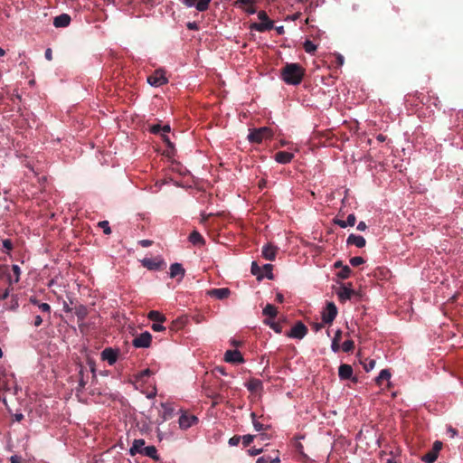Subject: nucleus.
Here are the masks:
<instances>
[{"instance_id":"a18cd8bd","label":"nucleus","mask_w":463,"mask_h":463,"mask_svg":"<svg viewBox=\"0 0 463 463\" xmlns=\"http://www.w3.org/2000/svg\"><path fill=\"white\" fill-rule=\"evenodd\" d=\"M365 262L364 259L362 258V257H359V256H356V257H353L350 259V264L353 266V267H357L359 265H362Z\"/></svg>"},{"instance_id":"9d476101","label":"nucleus","mask_w":463,"mask_h":463,"mask_svg":"<svg viewBox=\"0 0 463 463\" xmlns=\"http://www.w3.org/2000/svg\"><path fill=\"white\" fill-rule=\"evenodd\" d=\"M255 0H236L234 5L244 12L252 14L256 13Z\"/></svg>"},{"instance_id":"423d86ee","label":"nucleus","mask_w":463,"mask_h":463,"mask_svg":"<svg viewBox=\"0 0 463 463\" xmlns=\"http://www.w3.org/2000/svg\"><path fill=\"white\" fill-rule=\"evenodd\" d=\"M337 315V307L333 302H328L322 312V321L325 324H332Z\"/></svg>"},{"instance_id":"e2e57ef3","label":"nucleus","mask_w":463,"mask_h":463,"mask_svg":"<svg viewBox=\"0 0 463 463\" xmlns=\"http://www.w3.org/2000/svg\"><path fill=\"white\" fill-rule=\"evenodd\" d=\"M42 323H43V317L39 315L35 316L34 320H33V326L38 327L42 325Z\"/></svg>"},{"instance_id":"de8ad7c7","label":"nucleus","mask_w":463,"mask_h":463,"mask_svg":"<svg viewBox=\"0 0 463 463\" xmlns=\"http://www.w3.org/2000/svg\"><path fill=\"white\" fill-rule=\"evenodd\" d=\"M442 449V442L441 441H439V440H436L434 443H433V447L432 449H430L432 452H435L436 455H439V451L441 450Z\"/></svg>"},{"instance_id":"864d4df0","label":"nucleus","mask_w":463,"mask_h":463,"mask_svg":"<svg viewBox=\"0 0 463 463\" xmlns=\"http://www.w3.org/2000/svg\"><path fill=\"white\" fill-rule=\"evenodd\" d=\"M151 328L156 332H160L165 329L164 326L161 325L159 322H156L152 325Z\"/></svg>"},{"instance_id":"4468645a","label":"nucleus","mask_w":463,"mask_h":463,"mask_svg":"<svg viewBox=\"0 0 463 463\" xmlns=\"http://www.w3.org/2000/svg\"><path fill=\"white\" fill-rule=\"evenodd\" d=\"M224 360L228 363H242L243 357L238 350H227L224 354Z\"/></svg>"},{"instance_id":"79ce46f5","label":"nucleus","mask_w":463,"mask_h":463,"mask_svg":"<svg viewBox=\"0 0 463 463\" xmlns=\"http://www.w3.org/2000/svg\"><path fill=\"white\" fill-rule=\"evenodd\" d=\"M363 366H364V369L366 372H370L375 366V360H373V359H365L364 362H363Z\"/></svg>"},{"instance_id":"052dcab7","label":"nucleus","mask_w":463,"mask_h":463,"mask_svg":"<svg viewBox=\"0 0 463 463\" xmlns=\"http://www.w3.org/2000/svg\"><path fill=\"white\" fill-rule=\"evenodd\" d=\"M163 141L170 148H174L173 143L170 141L167 135L162 134Z\"/></svg>"},{"instance_id":"13d9d810","label":"nucleus","mask_w":463,"mask_h":463,"mask_svg":"<svg viewBox=\"0 0 463 463\" xmlns=\"http://www.w3.org/2000/svg\"><path fill=\"white\" fill-rule=\"evenodd\" d=\"M10 295V288H7L5 289H4L2 292H0V300H5Z\"/></svg>"},{"instance_id":"bf43d9fd","label":"nucleus","mask_w":463,"mask_h":463,"mask_svg":"<svg viewBox=\"0 0 463 463\" xmlns=\"http://www.w3.org/2000/svg\"><path fill=\"white\" fill-rule=\"evenodd\" d=\"M334 222L341 228H346L348 226V224L346 223V221H344V220L335 219Z\"/></svg>"},{"instance_id":"7ed1b4c3","label":"nucleus","mask_w":463,"mask_h":463,"mask_svg":"<svg viewBox=\"0 0 463 463\" xmlns=\"http://www.w3.org/2000/svg\"><path fill=\"white\" fill-rule=\"evenodd\" d=\"M258 17L260 20V22L251 24V30H256L258 32H266L273 28V22L269 20L265 11H260L258 13Z\"/></svg>"},{"instance_id":"f257e3e1","label":"nucleus","mask_w":463,"mask_h":463,"mask_svg":"<svg viewBox=\"0 0 463 463\" xmlns=\"http://www.w3.org/2000/svg\"><path fill=\"white\" fill-rule=\"evenodd\" d=\"M305 75V69L298 63H286L280 70L281 79L288 85H298Z\"/></svg>"},{"instance_id":"39448f33","label":"nucleus","mask_w":463,"mask_h":463,"mask_svg":"<svg viewBox=\"0 0 463 463\" xmlns=\"http://www.w3.org/2000/svg\"><path fill=\"white\" fill-rule=\"evenodd\" d=\"M307 334V327L303 322L298 321L286 335L290 338L302 339Z\"/></svg>"},{"instance_id":"2f4dec72","label":"nucleus","mask_w":463,"mask_h":463,"mask_svg":"<svg viewBox=\"0 0 463 463\" xmlns=\"http://www.w3.org/2000/svg\"><path fill=\"white\" fill-rule=\"evenodd\" d=\"M250 271L254 276L257 277L259 280L264 278V275L262 273V268H260L255 261L251 263Z\"/></svg>"},{"instance_id":"ddd939ff","label":"nucleus","mask_w":463,"mask_h":463,"mask_svg":"<svg viewBox=\"0 0 463 463\" xmlns=\"http://www.w3.org/2000/svg\"><path fill=\"white\" fill-rule=\"evenodd\" d=\"M88 373H86L84 367L80 364L78 372V386L76 388L77 392H82L88 383Z\"/></svg>"},{"instance_id":"1a4fd4ad","label":"nucleus","mask_w":463,"mask_h":463,"mask_svg":"<svg viewBox=\"0 0 463 463\" xmlns=\"http://www.w3.org/2000/svg\"><path fill=\"white\" fill-rule=\"evenodd\" d=\"M100 357L103 361H107L109 365H113L118 360V350L107 347L101 352Z\"/></svg>"},{"instance_id":"c85d7f7f","label":"nucleus","mask_w":463,"mask_h":463,"mask_svg":"<svg viewBox=\"0 0 463 463\" xmlns=\"http://www.w3.org/2000/svg\"><path fill=\"white\" fill-rule=\"evenodd\" d=\"M30 302L37 306L43 313L51 314V306L47 303H40L35 298H31Z\"/></svg>"},{"instance_id":"a878e982","label":"nucleus","mask_w":463,"mask_h":463,"mask_svg":"<svg viewBox=\"0 0 463 463\" xmlns=\"http://www.w3.org/2000/svg\"><path fill=\"white\" fill-rule=\"evenodd\" d=\"M142 455L151 458L152 459L158 461L159 456L157 454V449L155 446H147L144 449Z\"/></svg>"},{"instance_id":"473e14b6","label":"nucleus","mask_w":463,"mask_h":463,"mask_svg":"<svg viewBox=\"0 0 463 463\" xmlns=\"http://www.w3.org/2000/svg\"><path fill=\"white\" fill-rule=\"evenodd\" d=\"M12 270H13L14 275V279L13 281L12 278L9 276L8 280H9L10 286L13 283H17L19 281V279H20V275H21V269H20V267L18 265H13L12 266Z\"/></svg>"},{"instance_id":"09e8293b","label":"nucleus","mask_w":463,"mask_h":463,"mask_svg":"<svg viewBox=\"0 0 463 463\" xmlns=\"http://www.w3.org/2000/svg\"><path fill=\"white\" fill-rule=\"evenodd\" d=\"M184 321L183 318L176 319L173 322V328L175 329H180L184 326Z\"/></svg>"},{"instance_id":"e433bc0d","label":"nucleus","mask_w":463,"mask_h":463,"mask_svg":"<svg viewBox=\"0 0 463 463\" xmlns=\"http://www.w3.org/2000/svg\"><path fill=\"white\" fill-rule=\"evenodd\" d=\"M150 375H152V371L150 369H145V370H142L141 372L137 373L135 375V378H136V381H137V382H143L145 380V378L149 377Z\"/></svg>"},{"instance_id":"8fccbe9b","label":"nucleus","mask_w":463,"mask_h":463,"mask_svg":"<svg viewBox=\"0 0 463 463\" xmlns=\"http://www.w3.org/2000/svg\"><path fill=\"white\" fill-rule=\"evenodd\" d=\"M345 221L348 226H354L356 222V217L354 214L351 213L347 216V219Z\"/></svg>"},{"instance_id":"ea45409f","label":"nucleus","mask_w":463,"mask_h":463,"mask_svg":"<svg viewBox=\"0 0 463 463\" xmlns=\"http://www.w3.org/2000/svg\"><path fill=\"white\" fill-rule=\"evenodd\" d=\"M352 270L348 266H344L341 270L337 273V276L342 279H345L350 277Z\"/></svg>"},{"instance_id":"37998d69","label":"nucleus","mask_w":463,"mask_h":463,"mask_svg":"<svg viewBox=\"0 0 463 463\" xmlns=\"http://www.w3.org/2000/svg\"><path fill=\"white\" fill-rule=\"evenodd\" d=\"M250 416L252 418L253 427L257 431L265 430L264 425L256 420V414L254 412H252Z\"/></svg>"},{"instance_id":"4c0bfd02","label":"nucleus","mask_w":463,"mask_h":463,"mask_svg":"<svg viewBox=\"0 0 463 463\" xmlns=\"http://www.w3.org/2000/svg\"><path fill=\"white\" fill-rule=\"evenodd\" d=\"M303 47H304L305 52L307 53H310V54L314 53L317 49V46L316 44H314L313 42H311L309 40H307L304 43Z\"/></svg>"},{"instance_id":"c9c22d12","label":"nucleus","mask_w":463,"mask_h":463,"mask_svg":"<svg viewBox=\"0 0 463 463\" xmlns=\"http://www.w3.org/2000/svg\"><path fill=\"white\" fill-rule=\"evenodd\" d=\"M264 323L272 328L276 333L282 332V326L279 323L274 322L271 319H265Z\"/></svg>"},{"instance_id":"bb28decb","label":"nucleus","mask_w":463,"mask_h":463,"mask_svg":"<svg viewBox=\"0 0 463 463\" xmlns=\"http://www.w3.org/2000/svg\"><path fill=\"white\" fill-rule=\"evenodd\" d=\"M147 318L151 321L159 322V323H163L166 320L165 315H163L162 313H160L159 311H156V310H151L147 314Z\"/></svg>"},{"instance_id":"7c9ffc66","label":"nucleus","mask_w":463,"mask_h":463,"mask_svg":"<svg viewBox=\"0 0 463 463\" xmlns=\"http://www.w3.org/2000/svg\"><path fill=\"white\" fill-rule=\"evenodd\" d=\"M75 315L79 320H84L88 316V309L83 305H79L75 307Z\"/></svg>"},{"instance_id":"a19ab883","label":"nucleus","mask_w":463,"mask_h":463,"mask_svg":"<svg viewBox=\"0 0 463 463\" xmlns=\"http://www.w3.org/2000/svg\"><path fill=\"white\" fill-rule=\"evenodd\" d=\"M354 348V342L351 339L345 340L342 345V349L345 353L352 352Z\"/></svg>"},{"instance_id":"58836bf2","label":"nucleus","mask_w":463,"mask_h":463,"mask_svg":"<svg viewBox=\"0 0 463 463\" xmlns=\"http://www.w3.org/2000/svg\"><path fill=\"white\" fill-rule=\"evenodd\" d=\"M273 266L271 264H265L262 267V273L264 277L268 278L269 279H273L274 276L272 273Z\"/></svg>"},{"instance_id":"49530a36","label":"nucleus","mask_w":463,"mask_h":463,"mask_svg":"<svg viewBox=\"0 0 463 463\" xmlns=\"http://www.w3.org/2000/svg\"><path fill=\"white\" fill-rule=\"evenodd\" d=\"M254 439V436L253 435H244L242 437V444L244 447H248Z\"/></svg>"},{"instance_id":"a211bd4d","label":"nucleus","mask_w":463,"mask_h":463,"mask_svg":"<svg viewBox=\"0 0 463 463\" xmlns=\"http://www.w3.org/2000/svg\"><path fill=\"white\" fill-rule=\"evenodd\" d=\"M338 375L341 380H349L353 376V368L351 365L342 364L338 368Z\"/></svg>"},{"instance_id":"5701e85b","label":"nucleus","mask_w":463,"mask_h":463,"mask_svg":"<svg viewBox=\"0 0 463 463\" xmlns=\"http://www.w3.org/2000/svg\"><path fill=\"white\" fill-rule=\"evenodd\" d=\"M185 270L180 263H174L170 266V277L182 279L184 276Z\"/></svg>"},{"instance_id":"412c9836","label":"nucleus","mask_w":463,"mask_h":463,"mask_svg":"<svg viewBox=\"0 0 463 463\" xmlns=\"http://www.w3.org/2000/svg\"><path fill=\"white\" fill-rule=\"evenodd\" d=\"M294 155L287 151H279L275 154V160L279 164H288L291 162Z\"/></svg>"},{"instance_id":"cd10ccee","label":"nucleus","mask_w":463,"mask_h":463,"mask_svg":"<svg viewBox=\"0 0 463 463\" xmlns=\"http://www.w3.org/2000/svg\"><path fill=\"white\" fill-rule=\"evenodd\" d=\"M263 315L267 316L268 319H273L276 317L278 314L277 307L274 305L267 304L266 307L263 308Z\"/></svg>"},{"instance_id":"6e6552de","label":"nucleus","mask_w":463,"mask_h":463,"mask_svg":"<svg viewBox=\"0 0 463 463\" xmlns=\"http://www.w3.org/2000/svg\"><path fill=\"white\" fill-rule=\"evenodd\" d=\"M142 266L149 270H158L165 264L161 258L149 259L145 258L141 260Z\"/></svg>"},{"instance_id":"f3484780","label":"nucleus","mask_w":463,"mask_h":463,"mask_svg":"<svg viewBox=\"0 0 463 463\" xmlns=\"http://www.w3.org/2000/svg\"><path fill=\"white\" fill-rule=\"evenodd\" d=\"M208 294L217 299H225L230 296L231 291L228 288H213Z\"/></svg>"},{"instance_id":"4d7b16f0","label":"nucleus","mask_w":463,"mask_h":463,"mask_svg":"<svg viewBox=\"0 0 463 463\" xmlns=\"http://www.w3.org/2000/svg\"><path fill=\"white\" fill-rule=\"evenodd\" d=\"M3 246L6 250H11L13 249V242L9 239L4 240Z\"/></svg>"},{"instance_id":"0eeeda50","label":"nucleus","mask_w":463,"mask_h":463,"mask_svg":"<svg viewBox=\"0 0 463 463\" xmlns=\"http://www.w3.org/2000/svg\"><path fill=\"white\" fill-rule=\"evenodd\" d=\"M152 341V335L149 332L146 331L139 335L136 336L132 344L137 348H146L150 345Z\"/></svg>"},{"instance_id":"f03ea898","label":"nucleus","mask_w":463,"mask_h":463,"mask_svg":"<svg viewBox=\"0 0 463 463\" xmlns=\"http://www.w3.org/2000/svg\"><path fill=\"white\" fill-rule=\"evenodd\" d=\"M273 137V131L268 127L252 129L248 135V140L250 143L260 144L264 139H270Z\"/></svg>"},{"instance_id":"2eb2a0df","label":"nucleus","mask_w":463,"mask_h":463,"mask_svg":"<svg viewBox=\"0 0 463 463\" xmlns=\"http://www.w3.org/2000/svg\"><path fill=\"white\" fill-rule=\"evenodd\" d=\"M197 421H198V418L195 417L194 415L183 414L179 418V425H180V428L183 430H186V429L190 428Z\"/></svg>"},{"instance_id":"338daca9","label":"nucleus","mask_w":463,"mask_h":463,"mask_svg":"<svg viewBox=\"0 0 463 463\" xmlns=\"http://www.w3.org/2000/svg\"><path fill=\"white\" fill-rule=\"evenodd\" d=\"M44 56L46 58V60L52 61V49L48 48L45 51Z\"/></svg>"},{"instance_id":"680f3d73","label":"nucleus","mask_w":463,"mask_h":463,"mask_svg":"<svg viewBox=\"0 0 463 463\" xmlns=\"http://www.w3.org/2000/svg\"><path fill=\"white\" fill-rule=\"evenodd\" d=\"M186 27L189 30H194V31H197L199 29V26H198V24L195 22H189V23H187Z\"/></svg>"},{"instance_id":"774afa93","label":"nucleus","mask_w":463,"mask_h":463,"mask_svg":"<svg viewBox=\"0 0 463 463\" xmlns=\"http://www.w3.org/2000/svg\"><path fill=\"white\" fill-rule=\"evenodd\" d=\"M367 228V225L364 222H360L356 227V229L360 232L365 231Z\"/></svg>"},{"instance_id":"b1692460","label":"nucleus","mask_w":463,"mask_h":463,"mask_svg":"<svg viewBox=\"0 0 463 463\" xmlns=\"http://www.w3.org/2000/svg\"><path fill=\"white\" fill-rule=\"evenodd\" d=\"M189 241L194 245H203L205 243L203 237L197 231H193L190 233Z\"/></svg>"},{"instance_id":"dca6fc26","label":"nucleus","mask_w":463,"mask_h":463,"mask_svg":"<svg viewBox=\"0 0 463 463\" xmlns=\"http://www.w3.org/2000/svg\"><path fill=\"white\" fill-rule=\"evenodd\" d=\"M347 245H354L357 248H363L366 244V241L363 236L355 235L354 233L350 234L346 240Z\"/></svg>"},{"instance_id":"f704fd0d","label":"nucleus","mask_w":463,"mask_h":463,"mask_svg":"<svg viewBox=\"0 0 463 463\" xmlns=\"http://www.w3.org/2000/svg\"><path fill=\"white\" fill-rule=\"evenodd\" d=\"M437 458L438 455H436L435 452H432L431 450L428 451L421 457V460L425 463H433L437 460Z\"/></svg>"},{"instance_id":"69168bd1","label":"nucleus","mask_w":463,"mask_h":463,"mask_svg":"<svg viewBox=\"0 0 463 463\" xmlns=\"http://www.w3.org/2000/svg\"><path fill=\"white\" fill-rule=\"evenodd\" d=\"M10 461L11 463H22V458L17 455H14L10 458Z\"/></svg>"},{"instance_id":"20e7f679","label":"nucleus","mask_w":463,"mask_h":463,"mask_svg":"<svg viewBox=\"0 0 463 463\" xmlns=\"http://www.w3.org/2000/svg\"><path fill=\"white\" fill-rule=\"evenodd\" d=\"M147 82L154 87H160L168 82L165 77V71L163 69L156 70L153 74L147 77Z\"/></svg>"},{"instance_id":"0e129e2a","label":"nucleus","mask_w":463,"mask_h":463,"mask_svg":"<svg viewBox=\"0 0 463 463\" xmlns=\"http://www.w3.org/2000/svg\"><path fill=\"white\" fill-rule=\"evenodd\" d=\"M142 247H149L153 244V241H150V240H141L139 241L138 242Z\"/></svg>"},{"instance_id":"3c124183","label":"nucleus","mask_w":463,"mask_h":463,"mask_svg":"<svg viewBox=\"0 0 463 463\" xmlns=\"http://www.w3.org/2000/svg\"><path fill=\"white\" fill-rule=\"evenodd\" d=\"M241 441V437L234 435L229 439V445L231 446H237Z\"/></svg>"},{"instance_id":"72a5a7b5","label":"nucleus","mask_w":463,"mask_h":463,"mask_svg":"<svg viewBox=\"0 0 463 463\" xmlns=\"http://www.w3.org/2000/svg\"><path fill=\"white\" fill-rule=\"evenodd\" d=\"M391 378V373L387 369H383L376 378V383L382 384L383 381H388Z\"/></svg>"},{"instance_id":"aec40b11","label":"nucleus","mask_w":463,"mask_h":463,"mask_svg":"<svg viewBox=\"0 0 463 463\" xmlns=\"http://www.w3.org/2000/svg\"><path fill=\"white\" fill-rule=\"evenodd\" d=\"M71 23V16L67 14H61L53 20V25L56 28L67 27Z\"/></svg>"},{"instance_id":"393cba45","label":"nucleus","mask_w":463,"mask_h":463,"mask_svg":"<svg viewBox=\"0 0 463 463\" xmlns=\"http://www.w3.org/2000/svg\"><path fill=\"white\" fill-rule=\"evenodd\" d=\"M354 291L351 288H348L346 287H342L339 290V292L337 293L338 294V298L341 301H345V300H348L352 298V296L354 295Z\"/></svg>"},{"instance_id":"c03bdc74","label":"nucleus","mask_w":463,"mask_h":463,"mask_svg":"<svg viewBox=\"0 0 463 463\" xmlns=\"http://www.w3.org/2000/svg\"><path fill=\"white\" fill-rule=\"evenodd\" d=\"M99 227L103 230V232L107 235L111 233V229L108 221H101L98 223Z\"/></svg>"},{"instance_id":"4be33fe9","label":"nucleus","mask_w":463,"mask_h":463,"mask_svg":"<svg viewBox=\"0 0 463 463\" xmlns=\"http://www.w3.org/2000/svg\"><path fill=\"white\" fill-rule=\"evenodd\" d=\"M245 386L250 392H257L262 391V382L260 379L251 378L250 379Z\"/></svg>"},{"instance_id":"9b49d317","label":"nucleus","mask_w":463,"mask_h":463,"mask_svg":"<svg viewBox=\"0 0 463 463\" xmlns=\"http://www.w3.org/2000/svg\"><path fill=\"white\" fill-rule=\"evenodd\" d=\"M212 0H184L183 3L188 6H194L199 12L208 10Z\"/></svg>"},{"instance_id":"6ab92c4d","label":"nucleus","mask_w":463,"mask_h":463,"mask_svg":"<svg viewBox=\"0 0 463 463\" xmlns=\"http://www.w3.org/2000/svg\"><path fill=\"white\" fill-rule=\"evenodd\" d=\"M145 440L143 439H134L133 444L129 449V453L131 456H135L136 454H142L145 447Z\"/></svg>"},{"instance_id":"5fc2aeb1","label":"nucleus","mask_w":463,"mask_h":463,"mask_svg":"<svg viewBox=\"0 0 463 463\" xmlns=\"http://www.w3.org/2000/svg\"><path fill=\"white\" fill-rule=\"evenodd\" d=\"M272 458L270 456H262L258 458L257 463H271Z\"/></svg>"},{"instance_id":"603ef678","label":"nucleus","mask_w":463,"mask_h":463,"mask_svg":"<svg viewBox=\"0 0 463 463\" xmlns=\"http://www.w3.org/2000/svg\"><path fill=\"white\" fill-rule=\"evenodd\" d=\"M149 130L153 134H161V126L159 124L152 125Z\"/></svg>"},{"instance_id":"c756f323","label":"nucleus","mask_w":463,"mask_h":463,"mask_svg":"<svg viewBox=\"0 0 463 463\" xmlns=\"http://www.w3.org/2000/svg\"><path fill=\"white\" fill-rule=\"evenodd\" d=\"M341 337H342V331L341 330H337L335 334V336L332 340V345H331V348L334 352H338L339 349H340V345H339V342L341 340Z\"/></svg>"},{"instance_id":"f8f14e48","label":"nucleus","mask_w":463,"mask_h":463,"mask_svg":"<svg viewBox=\"0 0 463 463\" xmlns=\"http://www.w3.org/2000/svg\"><path fill=\"white\" fill-rule=\"evenodd\" d=\"M278 252V247L272 243H267L262 247V257L268 260H274Z\"/></svg>"},{"instance_id":"6e6d98bb","label":"nucleus","mask_w":463,"mask_h":463,"mask_svg":"<svg viewBox=\"0 0 463 463\" xmlns=\"http://www.w3.org/2000/svg\"><path fill=\"white\" fill-rule=\"evenodd\" d=\"M324 325H325L324 322H322V323H312L311 324V328L315 332H318V331H320L324 327Z\"/></svg>"}]
</instances>
